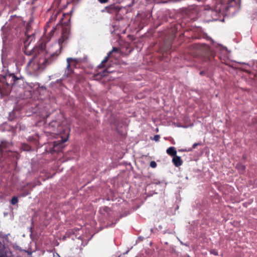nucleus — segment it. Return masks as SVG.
<instances>
[{
  "instance_id": "nucleus-7",
  "label": "nucleus",
  "mask_w": 257,
  "mask_h": 257,
  "mask_svg": "<svg viewBox=\"0 0 257 257\" xmlns=\"http://www.w3.org/2000/svg\"><path fill=\"white\" fill-rule=\"evenodd\" d=\"M0 257H14L10 248L0 241Z\"/></svg>"
},
{
  "instance_id": "nucleus-4",
  "label": "nucleus",
  "mask_w": 257,
  "mask_h": 257,
  "mask_svg": "<svg viewBox=\"0 0 257 257\" xmlns=\"http://www.w3.org/2000/svg\"><path fill=\"white\" fill-rule=\"evenodd\" d=\"M79 0H54L52 6V9H54V12L48 21L53 24L61 11L66 9L68 4L71 2H77Z\"/></svg>"
},
{
  "instance_id": "nucleus-2",
  "label": "nucleus",
  "mask_w": 257,
  "mask_h": 257,
  "mask_svg": "<svg viewBox=\"0 0 257 257\" xmlns=\"http://www.w3.org/2000/svg\"><path fill=\"white\" fill-rule=\"evenodd\" d=\"M24 77L17 76L14 73L8 72L2 78L0 83V93L2 95H8L13 86H18L24 83Z\"/></svg>"
},
{
  "instance_id": "nucleus-27",
  "label": "nucleus",
  "mask_w": 257,
  "mask_h": 257,
  "mask_svg": "<svg viewBox=\"0 0 257 257\" xmlns=\"http://www.w3.org/2000/svg\"><path fill=\"white\" fill-rule=\"evenodd\" d=\"M211 253L215 255H217V251L215 250H213L212 251H211Z\"/></svg>"
},
{
  "instance_id": "nucleus-16",
  "label": "nucleus",
  "mask_w": 257,
  "mask_h": 257,
  "mask_svg": "<svg viewBox=\"0 0 257 257\" xmlns=\"http://www.w3.org/2000/svg\"><path fill=\"white\" fill-rule=\"evenodd\" d=\"M172 48V45L169 44L165 46H164L163 48V51L164 53H167Z\"/></svg>"
},
{
  "instance_id": "nucleus-8",
  "label": "nucleus",
  "mask_w": 257,
  "mask_h": 257,
  "mask_svg": "<svg viewBox=\"0 0 257 257\" xmlns=\"http://www.w3.org/2000/svg\"><path fill=\"white\" fill-rule=\"evenodd\" d=\"M200 48L204 55L208 57L209 60H211L214 57L215 54L208 45L201 44L200 45Z\"/></svg>"
},
{
  "instance_id": "nucleus-15",
  "label": "nucleus",
  "mask_w": 257,
  "mask_h": 257,
  "mask_svg": "<svg viewBox=\"0 0 257 257\" xmlns=\"http://www.w3.org/2000/svg\"><path fill=\"white\" fill-rule=\"evenodd\" d=\"M236 168L241 173H243L245 169V166L244 165L240 163H238L236 165Z\"/></svg>"
},
{
  "instance_id": "nucleus-13",
  "label": "nucleus",
  "mask_w": 257,
  "mask_h": 257,
  "mask_svg": "<svg viewBox=\"0 0 257 257\" xmlns=\"http://www.w3.org/2000/svg\"><path fill=\"white\" fill-rule=\"evenodd\" d=\"M172 162L177 167L180 166L183 164V161L181 160V157L177 155L173 157Z\"/></svg>"
},
{
  "instance_id": "nucleus-32",
  "label": "nucleus",
  "mask_w": 257,
  "mask_h": 257,
  "mask_svg": "<svg viewBox=\"0 0 257 257\" xmlns=\"http://www.w3.org/2000/svg\"><path fill=\"white\" fill-rule=\"evenodd\" d=\"M62 20H63V18H61L60 22H62Z\"/></svg>"
},
{
  "instance_id": "nucleus-3",
  "label": "nucleus",
  "mask_w": 257,
  "mask_h": 257,
  "mask_svg": "<svg viewBox=\"0 0 257 257\" xmlns=\"http://www.w3.org/2000/svg\"><path fill=\"white\" fill-rule=\"evenodd\" d=\"M44 39L45 38H42L38 45L31 50H28V47L26 46L27 42L24 43L25 49L24 51L25 54L28 56H33L27 65V68L31 71H34L38 69V65L34 62V58L38 55L46 54V42L45 41Z\"/></svg>"
},
{
  "instance_id": "nucleus-22",
  "label": "nucleus",
  "mask_w": 257,
  "mask_h": 257,
  "mask_svg": "<svg viewBox=\"0 0 257 257\" xmlns=\"http://www.w3.org/2000/svg\"><path fill=\"white\" fill-rule=\"evenodd\" d=\"M105 63H102V61L101 63L99 65L98 67L99 68H103L105 67Z\"/></svg>"
},
{
  "instance_id": "nucleus-6",
  "label": "nucleus",
  "mask_w": 257,
  "mask_h": 257,
  "mask_svg": "<svg viewBox=\"0 0 257 257\" xmlns=\"http://www.w3.org/2000/svg\"><path fill=\"white\" fill-rule=\"evenodd\" d=\"M11 144L6 141H2L0 144V153L3 160H5L8 157L13 156L14 153L10 151L9 149Z\"/></svg>"
},
{
  "instance_id": "nucleus-28",
  "label": "nucleus",
  "mask_w": 257,
  "mask_h": 257,
  "mask_svg": "<svg viewBox=\"0 0 257 257\" xmlns=\"http://www.w3.org/2000/svg\"><path fill=\"white\" fill-rule=\"evenodd\" d=\"M40 123H44V122L43 121H39V122H38V123L37 124V126H40V125H39V124H40Z\"/></svg>"
},
{
  "instance_id": "nucleus-1",
  "label": "nucleus",
  "mask_w": 257,
  "mask_h": 257,
  "mask_svg": "<svg viewBox=\"0 0 257 257\" xmlns=\"http://www.w3.org/2000/svg\"><path fill=\"white\" fill-rule=\"evenodd\" d=\"M70 18H69L68 22H64L62 23V26H60L59 24H58L55 27H53L49 32H47L48 29L51 27L52 23L48 21L44 27V34L45 36L42 38H45L44 40L46 43L49 42L51 37L54 35L55 32L57 29H59L60 27L62 28V35L61 38L58 40V44H56L53 47H56L58 50H56L55 52H51L50 56L48 58H45V60L42 64L45 66L49 65L51 63L54 59H55L60 53L61 49H62V45L69 38L70 32V26L69 22Z\"/></svg>"
},
{
  "instance_id": "nucleus-26",
  "label": "nucleus",
  "mask_w": 257,
  "mask_h": 257,
  "mask_svg": "<svg viewBox=\"0 0 257 257\" xmlns=\"http://www.w3.org/2000/svg\"><path fill=\"white\" fill-rule=\"evenodd\" d=\"M199 74L201 76L205 75L206 72L205 71H202L200 72Z\"/></svg>"
},
{
  "instance_id": "nucleus-35",
  "label": "nucleus",
  "mask_w": 257,
  "mask_h": 257,
  "mask_svg": "<svg viewBox=\"0 0 257 257\" xmlns=\"http://www.w3.org/2000/svg\"><path fill=\"white\" fill-rule=\"evenodd\" d=\"M33 35V34H31V36H30V37H32V36Z\"/></svg>"
},
{
  "instance_id": "nucleus-9",
  "label": "nucleus",
  "mask_w": 257,
  "mask_h": 257,
  "mask_svg": "<svg viewBox=\"0 0 257 257\" xmlns=\"http://www.w3.org/2000/svg\"><path fill=\"white\" fill-rule=\"evenodd\" d=\"M223 8H224L227 11L229 8L232 7L236 5V1L235 0H220Z\"/></svg>"
},
{
  "instance_id": "nucleus-31",
  "label": "nucleus",
  "mask_w": 257,
  "mask_h": 257,
  "mask_svg": "<svg viewBox=\"0 0 257 257\" xmlns=\"http://www.w3.org/2000/svg\"><path fill=\"white\" fill-rule=\"evenodd\" d=\"M18 126H16V127H12V129H13V128H17Z\"/></svg>"
},
{
  "instance_id": "nucleus-24",
  "label": "nucleus",
  "mask_w": 257,
  "mask_h": 257,
  "mask_svg": "<svg viewBox=\"0 0 257 257\" xmlns=\"http://www.w3.org/2000/svg\"><path fill=\"white\" fill-rule=\"evenodd\" d=\"M199 144L198 143H195L193 144L192 146V149L190 150V151H191L192 149H195L197 146H198Z\"/></svg>"
},
{
  "instance_id": "nucleus-33",
  "label": "nucleus",
  "mask_w": 257,
  "mask_h": 257,
  "mask_svg": "<svg viewBox=\"0 0 257 257\" xmlns=\"http://www.w3.org/2000/svg\"><path fill=\"white\" fill-rule=\"evenodd\" d=\"M158 131H159V130H158V129H157V130H156V132H157H157H158Z\"/></svg>"
},
{
  "instance_id": "nucleus-30",
  "label": "nucleus",
  "mask_w": 257,
  "mask_h": 257,
  "mask_svg": "<svg viewBox=\"0 0 257 257\" xmlns=\"http://www.w3.org/2000/svg\"><path fill=\"white\" fill-rule=\"evenodd\" d=\"M69 14L68 13L66 14H63V16H64V17H65L66 16H69Z\"/></svg>"
},
{
  "instance_id": "nucleus-25",
  "label": "nucleus",
  "mask_w": 257,
  "mask_h": 257,
  "mask_svg": "<svg viewBox=\"0 0 257 257\" xmlns=\"http://www.w3.org/2000/svg\"><path fill=\"white\" fill-rule=\"evenodd\" d=\"M119 49L118 48V53H113V55H115V57H113L114 58H116V57H117L118 56H119Z\"/></svg>"
},
{
  "instance_id": "nucleus-19",
  "label": "nucleus",
  "mask_w": 257,
  "mask_h": 257,
  "mask_svg": "<svg viewBox=\"0 0 257 257\" xmlns=\"http://www.w3.org/2000/svg\"><path fill=\"white\" fill-rule=\"evenodd\" d=\"M150 166L151 167L155 168L157 167V163L155 161H151Z\"/></svg>"
},
{
  "instance_id": "nucleus-14",
  "label": "nucleus",
  "mask_w": 257,
  "mask_h": 257,
  "mask_svg": "<svg viewBox=\"0 0 257 257\" xmlns=\"http://www.w3.org/2000/svg\"><path fill=\"white\" fill-rule=\"evenodd\" d=\"M167 153L171 156H175L176 155L177 151L174 147H170L167 150Z\"/></svg>"
},
{
  "instance_id": "nucleus-10",
  "label": "nucleus",
  "mask_w": 257,
  "mask_h": 257,
  "mask_svg": "<svg viewBox=\"0 0 257 257\" xmlns=\"http://www.w3.org/2000/svg\"><path fill=\"white\" fill-rule=\"evenodd\" d=\"M105 10L108 13L113 14L118 13L120 11V8L118 6H116L113 4L106 7Z\"/></svg>"
},
{
  "instance_id": "nucleus-11",
  "label": "nucleus",
  "mask_w": 257,
  "mask_h": 257,
  "mask_svg": "<svg viewBox=\"0 0 257 257\" xmlns=\"http://www.w3.org/2000/svg\"><path fill=\"white\" fill-rule=\"evenodd\" d=\"M118 53V48L116 47H113L112 50L110 51L107 56H106L104 59L102 61V63H106L108 61L109 58L111 57H115V55H113V53Z\"/></svg>"
},
{
  "instance_id": "nucleus-12",
  "label": "nucleus",
  "mask_w": 257,
  "mask_h": 257,
  "mask_svg": "<svg viewBox=\"0 0 257 257\" xmlns=\"http://www.w3.org/2000/svg\"><path fill=\"white\" fill-rule=\"evenodd\" d=\"M74 61V59L72 58H68L67 59V76L73 73V70L71 68V63Z\"/></svg>"
},
{
  "instance_id": "nucleus-18",
  "label": "nucleus",
  "mask_w": 257,
  "mask_h": 257,
  "mask_svg": "<svg viewBox=\"0 0 257 257\" xmlns=\"http://www.w3.org/2000/svg\"><path fill=\"white\" fill-rule=\"evenodd\" d=\"M160 138V137L158 135H155L153 138H151V140H153L156 142H158L159 141V139Z\"/></svg>"
},
{
  "instance_id": "nucleus-21",
  "label": "nucleus",
  "mask_w": 257,
  "mask_h": 257,
  "mask_svg": "<svg viewBox=\"0 0 257 257\" xmlns=\"http://www.w3.org/2000/svg\"><path fill=\"white\" fill-rule=\"evenodd\" d=\"M101 4H105L108 2V0H98Z\"/></svg>"
},
{
  "instance_id": "nucleus-17",
  "label": "nucleus",
  "mask_w": 257,
  "mask_h": 257,
  "mask_svg": "<svg viewBox=\"0 0 257 257\" xmlns=\"http://www.w3.org/2000/svg\"><path fill=\"white\" fill-rule=\"evenodd\" d=\"M18 202V199L17 197L14 196L11 199V203L13 205H15Z\"/></svg>"
},
{
  "instance_id": "nucleus-20",
  "label": "nucleus",
  "mask_w": 257,
  "mask_h": 257,
  "mask_svg": "<svg viewBox=\"0 0 257 257\" xmlns=\"http://www.w3.org/2000/svg\"><path fill=\"white\" fill-rule=\"evenodd\" d=\"M108 73L107 70H104L102 73H99L100 75L102 77H104L106 76V73Z\"/></svg>"
},
{
  "instance_id": "nucleus-5",
  "label": "nucleus",
  "mask_w": 257,
  "mask_h": 257,
  "mask_svg": "<svg viewBox=\"0 0 257 257\" xmlns=\"http://www.w3.org/2000/svg\"><path fill=\"white\" fill-rule=\"evenodd\" d=\"M69 130H63V131H64V134L62 135L60 134L58 135V138H60V140L53 142V147L50 150L51 153L62 151L64 148V143L66 142L68 139Z\"/></svg>"
},
{
  "instance_id": "nucleus-23",
  "label": "nucleus",
  "mask_w": 257,
  "mask_h": 257,
  "mask_svg": "<svg viewBox=\"0 0 257 257\" xmlns=\"http://www.w3.org/2000/svg\"><path fill=\"white\" fill-rule=\"evenodd\" d=\"M105 63H102V61L101 63L99 65L98 67L99 68H103L105 67Z\"/></svg>"
},
{
  "instance_id": "nucleus-34",
  "label": "nucleus",
  "mask_w": 257,
  "mask_h": 257,
  "mask_svg": "<svg viewBox=\"0 0 257 257\" xmlns=\"http://www.w3.org/2000/svg\"><path fill=\"white\" fill-rule=\"evenodd\" d=\"M33 35V34H31V36H30V37H32V36Z\"/></svg>"
},
{
  "instance_id": "nucleus-29",
  "label": "nucleus",
  "mask_w": 257,
  "mask_h": 257,
  "mask_svg": "<svg viewBox=\"0 0 257 257\" xmlns=\"http://www.w3.org/2000/svg\"><path fill=\"white\" fill-rule=\"evenodd\" d=\"M28 33H29V28H27L26 32V34L27 35H28Z\"/></svg>"
}]
</instances>
